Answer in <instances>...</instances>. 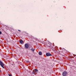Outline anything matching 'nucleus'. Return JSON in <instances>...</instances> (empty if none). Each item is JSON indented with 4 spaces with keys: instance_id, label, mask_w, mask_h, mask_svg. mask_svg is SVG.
<instances>
[{
    "instance_id": "423d86ee",
    "label": "nucleus",
    "mask_w": 76,
    "mask_h": 76,
    "mask_svg": "<svg viewBox=\"0 0 76 76\" xmlns=\"http://www.w3.org/2000/svg\"><path fill=\"white\" fill-rule=\"evenodd\" d=\"M42 52H39V54L40 56H41V55H42Z\"/></svg>"
},
{
    "instance_id": "4468645a",
    "label": "nucleus",
    "mask_w": 76,
    "mask_h": 76,
    "mask_svg": "<svg viewBox=\"0 0 76 76\" xmlns=\"http://www.w3.org/2000/svg\"><path fill=\"white\" fill-rule=\"evenodd\" d=\"M18 31H20V30H18Z\"/></svg>"
},
{
    "instance_id": "9d476101",
    "label": "nucleus",
    "mask_w": 76,
    "mask_h": 76,
    "mask_svg": "<svg viewBox=\"0 0 76 76\" xmlns=\"http://www.w3.org/2000/svg\"><path fill=\"white\" fill-rule=\"evenodd\" d=\"M34 73H37V72H38L36 71H34Z\"/></svg>"
},
{
    "instance_id": "1a4fd4ad",
    "label": "nucleus",
    "mask_w": 76,
    "mask_h": 76,
    "mask_svg": "<svg viewBox=\"0 0 76 76\" xmlns=\"http://www.w3.org/2000/svg\"><path fill=\"white\" fill-rule=\"evenodd\" d=\"M32 73L34 75H35V72H34V71Z\"/></svg>"
},
{
    "instance_id": "20e7f679",
    "label": "nucleus",
    "mask_w": 76,
    "mask_h": 76,
    "mask_svg": "<svg viewBox=\"0 0 76 76\" xmlns=\"http://www.w3.org/2000/svg\"><path fill=\"white\" fill-rule=\"evenodd\" d=\"M24 46L26 48H29V45H28V43L26 44Z\"/></svg>"
},
{
    "instance_id": "7ed1b4c3",
    "label": "nucleus",
    "mask_w": 76,
    "mask_h": 76,
    "mask_svg": "<svg viewBox=\"0 0 76 76\" xmlns=\"http://www.w3.org/2000/svg\"><path fill=\"white\" fill-rule=\"evenodd\" d=\"M46 56H47V57H48L49 56H52V55H51V54L50 53H46Z\"/></svg>"
},
{
    "instance_id": "39448f33",
    "label": "nucleus",
    "mask_w": 76,
    "mask_h": 76,
    "mask_svg": "<svg viewBox=\"0 0 76 76\" xmlns=\"http://www.w3.org/2000/svg\"><path fill=\"white\" fill-rule=\"evenodd\" d=\"M23 42V40L21 39L20 41V44H22Z\"/></svg>"
},
{
    "instance_id": "2eb2a0df",
    "label": "nucleus",
    "mask_w": 76,
    "mask_h": 76,
    "mask_svg": "<svg viewBox=\"0 0 76 76\" xmlns=\"http://www.w3.org/2000/svg\"><path fill=\"white\" fill-rule=\"evenodd\" d=\"M0 72H1V70H0Z\"/></svg>"
},
{
    "instance_id": "f8f14e48",
    "label": "nucleus",
    "mask_w": 76,
    "mask_h": 76,
    "mask_svg": "<svg viewBox=\"0 0 76 76\" xmlns=\"http://www.w3.org/2000/svg\"><path fill=\"white\" fill-rule=\"evenodd\" d=\"M8 75H9V76H12V75H10V74H9Z\"/></svg>"
},
{
    "instance_id": "f257e3e1",
    "label": "nucleus",
    "mask_w": 76,
    "mask_h": 76,
    "mask_svg": "<svg viewBox=\"0 0 76 76\" xmlns=\"http://www.w3.org/2000/svg\"><path fill=\"white\" fill-rule=\"evenodd\" d=\"M0 65L2 67H3V69H4V64L0 60Z\"/></svg>"
},
{
    "instance_id": "f03ea898",
    "label": "nucleus",
    "mask_w": 76,
    "mask_h": 76,
    "mask_svg": "<svg viewBox=\"0 0 76 76\" xmlns=\"http://www.w3.org/2000/svg\"><path fill=\"white\" fill-rule=\"evenodd\" d=\"M67 72L66 71H64L62 73V75L63 76H66L67 75Z\"/></svg>"
},
{
    "instance_id": "ddd939ff",
    "label": "nucleus",
    "mask_w": 76,
    "mask_h": 76,
    "mask_svg": "<svg viewBox=\"0 0 76 76\" xmlns=\"http://www.w3.org/2000/svg\"><path fill=\"white\" fill-rule=\"evenodd\" d=\"M2 34V33H1V31H0V34Z\"/></svg>"
},
{
    "instance_id": "0eeeda50",
    "label": "nucleus",
    "mask_w": 76,
    "mask_h": 76,
    "mask_svg": "<svg viewBox=\"0 0 76 76\" xmlns=\"http://www.w3.org/2000/svg\"><path fill=\"white\" fill-rule=\"evenodd\" d=\"M31 50H32V51L33 52H34V51H35V50L33 48H32V49H31Z\"/></svg>"
},
{
    "instance_id": "9b49d317",
    "label": "nucleus",
    "mask_w": 76,
    "mask_h": 76,
    "mask_svg": "<svg viewBox=\"0 0 76 76\" xmlns=\"http://www.w3.org/2000/svg\"><path fill=\"white\" fill-rule=\"evenodd\" d=\"M26 63H29V61H26Z\"/></svg>"
},
{
    "instance_id": "6e6552de",
    "label": "nucleus",
    "mask_w": 76,
    "mask_h": 76,
    "mask_svg": "<svg viewBox=\"0 0 76 76\" xmlns=\"http://www.w3.org/2000/svg\"><path fill=\"white\" fill-rule=\"evenodd\" d=\"M34 71H36V72H38V69H35Z\"/></svg>"
}]
</instances>
